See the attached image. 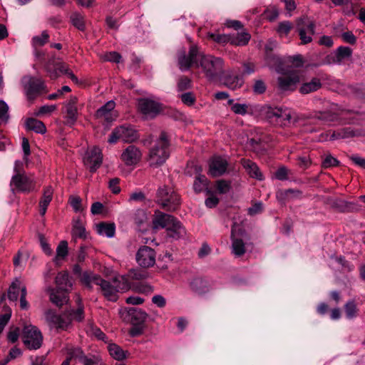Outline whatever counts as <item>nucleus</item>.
Instances as JSON below:
<instances>
[{"label":"nucleus","mask_w":365,"mask_h":365,"mask_svg":"<svg viewBox=\"0 0 365 365\" xmlns=\"http://www.w3.org/2000/svg\"><path fill=\"white\" fill-rule=\"evenodd\" d=\"M178 61L181 71H187L192 66L200 68L205 77L210 81L219 79L224 74V60L200 52L196 45L190 47L188 53L184 49L179 51Z\"/></svg>","instance_id":"f257e3e1"},{"label":"nucleus","mask_w":365,"mask_h":365,"mask_svg":"<svg viewBox=\"0 0 365 365\" xmlns=\"http://www.w3.org/2000/svg\"><path fill=\"white\" fill-rule=\"evenodd\" d=\"M78 307L76 309H69L61 314H57L53 310L48 309L45 312V319L51 328L66 330L72 321L82 322L84 319L83 306L79 296L76 299Z\"/></svg>","instance_id":"f03ea898"},{"label":"nucleus","mask_w":365,"mask_h":365,"mask_svg":"<svg viewBox=\"0 0 365 365\" xmlns=\"http://www.w3.org/2000/svg\"><path fill=\"white\" fill-rule=\"evenodd\" d=\"M266 116L271 123L281 127L295 124L305 119L304 115H300L291 108L282 107L269 108Z\"/></svg>","instance_id":"7ed1b4c3"},{"label":"nucleus","mask_w":365,"mask_h":365,"mask_svg":"<svg viewBox=\"0 0 365 365\" xmlns=\"http://www.w3.org/2000/svg\"><path fill=\"white\" fill-rule=\"evenodd\" d=\"M169 145L168 136L165 132L162 131L149 151L148 161L150 166L158 167L166 161L170 155Z\"/></svg>","instance_id":"20e7f679"},{"label":"nucleus","mask_w":365,"mask_h":365,"mask_svg":"<svg viewBox=\"0 0 365 365\" xmlns=\"http://www.w3.org/2000/svg\"><path fill=\"white\" fill-rule=\"evenodd\" d=\"M98 286L106 298L115 302L118 299L117 294L119 291L128 289V282L125 276H118L113 278L111 282L101 278V282H99Z\"/></svg>","instance_id":"39448f33"},{"label":"nucleus","mask_w":365,"mask_h":365,"mask_svg":"<svg viewBox=\"0 0 365 365\" xmlns=\"http://www.w3.org/2000/svg\"><path fill=\"white\" fill-rule=\"evenodd\" d=\"M21 83L29 101H33L41 93L48 92L45 82L41 78L24 76L21 80Z\"/></svg>","instance_id":"423d86ee"},{"label":"nucleus","mask_w":365,"mask_h":365,"mask_svg":"<svg viewBox=\"0 0 365 365\" xmlns=\"http://www.w3.org/2000/svg\"><path fill=\"white\" fill-rule=\"evenodd\" d=\"M157 201L162 208L174 211L180 205V197L171 188L163 186L158 190Z\"/></svg>","instance_id":"0eeeda50"},{"label":"nucleus","mask_w":365,"mask_h":365,"mask_svg":"<svg viewBox=\"0 0 365 365\" xmlns=\"http://www.w3.org/2000/svg\"><path fill=\"white\" fill-rule=\"evenodd\" d=\"M139 138L138 131L130 125H123L115 128L108 140L110 143H115L118 140L125 143H133Z\"/></svg>","instance_id":"6e6552de"},{"label":"nucleus","mask_w":365,"mask_h":365,"mask_svg":"<svg viewBox=\"0 0 365 365\" xmlns=\"http://www.w3.org/2000/svg\"><path fill=\"white\" fill-rule=\"evenodd\" d=\"M296 29L302 44H307L312 41L315 33V24L308 16H302L296 21Z\"/></svg>","instance_id":"1a4fd4ad"},{"label":"nucleus","mask_w":365,"mask_h":365,"mask_svg":"<svg viewBox=\"0 0 365 365\" xmlns=\"http://www.w3.org/2000/svg\"><path fill=\"white\" fill-rule=\"evenodd\" d=\"M22 341L29 349L36 350L41 346L43 336L37 327L28 325L23 329Z\"/></svg>","instance_id":"9d476101"},{"label":"nucleus","mask_w":365,"mask_h":365,"mask_svg":"<svg viewBox=\"0 0 365 365\" xmlns=\"http://www.w3.org/2000/svg\"><path fill=\"white\" fill-rule=\"evenodd\" d=\"M11 187L13 190L15 189L19 192L29 193L36 190V182L33 178L17 173L11 178Z\"/></svg>","instance_id":"9b49d317"},{"label":"nucleus","mask_w":365,"mask_h":365,"mask_svg":"<svg viewBox=\"0 0 365 365\" xmlns=\"http://www.w3.org/2000/svg\"><path fill=\"white\" fill-rule=\"evenodd\" d=\"M155 251L148 246L140 247L135 255L136 262L143 268L152 267L155 264Z\"/></svg>","instance_id":"f8f14e48"},{"label":"nucleus","mask_w":365,"mask_h":365,"mask_svg":"<svg viewBox=\"0 0 365 365\" xmlns=\"http://www.w3.org/2000/svg\"><path fill=\"white\" fill-rule=\"evenodd\" d=\"M103 155L101 150L98 147H93L88 150L83 157V163L91 173H94L101 165Z\"/></svg>","instance_id":"ddd939ff"},{"label":"nucleus","mask_w":365,"mask_h":365,"mask_svg":"<svg viewBox=\"0 0 365 365\" xmlns=\"http://www.w3.org/2000/svg\"><path fill=\"white\" fill-rule=\"evenodd\" d=\"M78 101L76 96H71L69 99L63 103V113L68 125H73L78 119Z\"/></svg>","instance_id":"4468645a"},{"label":"nucleus","mask_w":365,"mask_h":365,"mask_svg":"<svg viewBox=\"0 0 365 365\" xmlns=\"http://www.w3.org/2000/svg\"><path fill=\"white\" fill-rule=\"evenodd\" d=\"M138 108L146 118H154L161 110L160 104L149 98H140L138 101Z\"/></svg>","instance_id":"2eb2a0df"},{"label":"nucleus","mask_w":365,"mask_h":365,"mask_svg":"<svg viewBox=\"0 0 365 365\" xmlns=\"http://www.w3.org/2000/svg\"><path fill=\"white\" fill-rule=\"evenodd\" d=\"M243 237L245 235V232L242 230H239V233L237 234L236 230L234 227L232 228L231 232V240H232V253L235 257H241L246 252L245 242L238 235Z\"/></svg>","instance_id":"dca6fc26"},{"label":"nucleus","mask_w":365,"mask_h":365,"mask_svg":"<svg viewBox=\"0 0 365 365\" xmlns=\"http://www.w3.org/2000/svg\"><path fill=\"white\" fill-rule=\"evenodd\" d=\"M299 81V76L296 72L283 75L277 78L278 87L282 91H292L296 89Z\"/></svg>","instance_id":"f3484780"},{"label":"nucleus","mask_w":365,"mask_h":365,"mask_svg":"<svg viewBox=\"0 0 365 365\" xmlns=\"http://www.w3.org/2000/svg\"><path fill=\"white\" fill-rule=\"evenodd\" d=\"M120 313L123 319L130 322L133 325L143 324L148 317L146 312L140 309L134 307L121 311Z\"/></svg>","instance_id":"a211bd4d"},{"label":"nucleus","mask_w":365,"mask_h":365,"mask_svg":"<svg viewBox=\"0 0 365 365\" xmlns=\"http://www.w3.org/2000/svg\"><path fill=\"white\" fill-rule=\"evenodd\" d=\"M228 167L227 160L220 156L213 157L209 163V174L212 177L224 175Z\"/></svg>","instance_id":"6ab92c4d"},{"label":"nucleus","mask_w":365,"mask_h":365,"mask_svg":"<svg viewBox=\"0 0 365 365\" xmlns=\"http://www.w3.org/2000/svg\"><path fill=\"white\" fill-rule=\"evenodd\" d=\"M142 156L140 149L133 145L128 146L121 154V160L126 165H133L137 164Z\"/></svg>","instance_id":"aec40b11"},{"label":"nucleus","mask_w":365,"mask_h":365,"mask_svg":"<svg viewBox=\"0 0 365 365\" xmlns=\"http://www.w3.org/2000/svg\"><path fill=\"white\" fill-rule=\"evenodd\" d=\"M222 76H224L222 78L223 84L232 90L240 88L244 83L242 76L240 75L239 71L234 69L227 73H224Z\"/></svg>","instance_id":"412c9836"},{"label":"nucleus","mask_w":365,"mask_h":365,"mask_svg":"<svg viewBox=\"0 0 365 365\" xmlns=\"http://www.w3.org/2000/svg\"><path fill=\"white\" fill-rule=\"evenodd\" d=\"M71 357L77 359L83 365H97L100 361L98 356H86L79 347L72 348L68 351Z\"/></svg>","instance_id":"4be33fe9"},{"label":"nucleus","mask_w":365,"mask_h":365,"mask_svg":"<svg viewBox=\"0 0 365 365\" xmlns=\"http://www.w3.org/2000/svg\"><path fill=\"white\" fill-rule=\"evenodd\" d=\"M352 52V49L348 46H339L328 56L329 62L341 64L344 61L351 58Z\"/></svg>","instance_id":"5701e85b"},{"label":"nucleus","mask_w":365,"mask_h":365,"mask_svg":"<svg viewBox=\"0 0 365 365\" xmlns=\"http://www.w3.org/2000/svg\"><path fill=\"white\" fill-rule=\"evenodd\" d=\"M46 292L49 294L50 301L58 307L68 303L69 297L67 292L56 289L51 287L46 289Z\"/></svg>","instance_id":"b1692460"},{"label":"nucleus","mask_w":365,"mask_h":365,"mask_svg":"<svg viewBox=\"0 0 365 365\" xmlns=\"http://www.w3.org/2000/svg\"><path fill=\"white\" fill-rule=\"evenodd\" d=\"M176 218L173 216L163 213L160 211H156L153 219V226L155 229L168 228Z\"/></svg>","instance_id":"393cba45"},{"label":"nucleus","mask_w":365,"mask_h":365,"mask_svg":"<svg viewBox=\"0 0 365 365\" xmlns=\"http://www.w3.org/2000/svg\"><path fill=\"white\" fill-rule=\"evenodd\" d=\"M189 286L190 289L198 295L205 294L210 289L208 281L202 277L192 279Z\"/></svg>","instance_id":"a878e982"},{"label":"nucleus","mask_w":365,"mask_h":365,"mask_svg":"<svg viewBox=\"0 0 365 365\" xmlns=\"http://www.w3.org/2000/svg\"><path fill=\"white\" fill-rule=\"evenodd\" d=\"M240 163L251 178H256L259 180H262V174L259 171V169L255 163L250 159L242 158L240 160Z\"/></svg>","instance_id":"bb28decb"},{"label":"nucleus","mask_w":365,"mask_h":365,"mask_svg":"<svg viewBox=\"0 0 365 365\" xmlns=\"http://www.w3.org/2000/svg\"><path fill=\"white\" fill-rule=\"evenodd\" d=\"M115 106V103L113 101H108L105 105L98 108L96 113L97 118H101L107 122L114 120L112 116V111Z\"/></svg>","instance_id":"cd10ccee"},{"label":"nucleus","mask_w":365,"mask_h":365,"mask_svg":"<svg viewBox=\"0 0 365 365\" xmlns=\"http://www.w3.org/2000/svg\"><path fill=\"white\" fill-rule=\"evenodd\" d=\"M312 118L319 120L324 124L330 125L331 123L337 122L339 119V114L331 110L315 112L311 117Z\"/></svg>","instance_id":"c85d7f7f"},{"label":"nucleus","mask_w":365,"mask_h":365,"mask_svg":"<svg viewBox=\"0 0 365 365\" xmlns=\"http://www.w3.org/2000/svg\"><path fill=\"white\" fill-rule=\"evenodd\" d=\"M53 190L51 186H47L44 188L43 195L39 201V212L41 216H43L48 206L52 200Z\"/></svg>","instance_id":"c756f323"},{"label":"nucleus","mask_w":365,"mask_h":365,"mask_svg":"<svg viewBox=\"0 0 365 365\" xmlns=\"http://www.w3.org/2000/svg\"><path fill=\"white\" fill-rule=\"evenodd\" d=\"M167 235L174 240H178L185 235V230L177 219L166 229Z\"/></svg>","instance_id":"7c9ffc66"},{"label":"nucleus","mask_w":365,"mask_h":365,"mask_svg":"<svg viewBox=\"0 0 365 365\" xmlns=\"http://www.w3.org/2000/svg\"><path fill=\"white\" fill-rule=\"evenodd\" d=\"M360 135V132L350 127L343 128L336 131L332 132L329 137L330 140L345 139Z\"/></svg>","instance_id":"2f4dec72"},{"label":"nucleus","mask_w":365,"mask_h":365,"mask_svg":"<svg viewBox=\"0 0 365 365\" xmlns=\"http://www.w3.org/2000/svg\"><path fill=\"white\" fill-rule=\"evenodd\" d=\"M56 289L68 292L72 287V282L68 272H59L56 277Z\"/></svg>","instance_id":"473e14b6"},{"label":"nucleus","mask_w":365,"mask_h":365,"mask_svg":"<svg viewBox=\"0 0 365 365\" xmlns=\"http://www.w3.org/2000/svg\"><path fill=\"white\" fill-rule=\"evenodd\" d=\"M250 34L247 32L235 33L230 34V43L238 46H245L250 41Z\"/></svg>","instance_id":"72a5a7b5"},{"label":"nucleus","mask_w":365,"mask_h":365,"mask_svg":"<svg viewBox=\"0 0 365 365\" xmlns=\"http://www.w3.org/2000/svg\"><path fill=\"white\" fill-rule=\"evenodd\" d=\"M322 87L321 81L317 78H313L309 82L303 83L299 88L302 94H308L317 91Z\"/></svg>","instance_id":"f704fd0d"},{"label":"nucleus","mask_w":365,"mask_h":365,"mask_svg":"<svg viewBox=\"0 0 365 365\" xmlns=\"http://www.w3.org/2000/svg\"><path fill=\"white\" fill-rule=\"evenodd\" d=\"M97 232L107 237H113L115 233V226L114 223L101 222L96 225Z\"/></svg>","instance_id":"c9c22d12"},{"label":"nucleus","mask_w":365,"mask_h":365,"mask_svg":"<svg viewBox=\"0 0 365 365\" xmlns=\"http://www.w3.org/2000/svg\"><path fill=\"white\" fill-rule=\"evenodd\" d=\"M26 127L28 130H33L36 133H44L46 128L43 123L36 118H30L26 121Z\"/></svg>","instance_id":"e433bc0d"},{"label":"nucleus","mask_w":365,"mask_h":365,"mask_svg":"<svg viewBox=\"0 0 365 365\" xmlns=\"http://www.w3.org/2000/svg\"><path fill=\"white\" fill-rule=\"evenodd\" d=\"M23 286H21V282L19 279H16L10 285L9 289H8V298L9 300L13 302H16L19 295V292H21V288Z\"/></svg>","instance_id":"4c0bfd02"},{"label":"nucleus","mask_w":365,"mask_h":365,"mask_svg":"<svg viewBox=\"0 0 365 365\" xmlns=\"http://www.w3.org/2000/svg\"><path fill=\"white\" fill-rule=\"evenodd\" d=\"M72 237L75 239H84L86 237L85 227L80 219L74 220L72 227Z\"/></svg>","instance_id":"58836bf2"},{"label":"nucleus","mask_w":365,"mask_h":365,"mask_svg":"<svg viewBox=\"0 0 365 365\" xmlns=\"http://www.w3.org/2000/svg\"><path fill=\"white\" fill-rule=\"evenodd\" d=\"M81 282L89 289L92 288L93 284L98 285L101 282V277L99 275L85 272L81 277Z\"/></svg>","instance_id":"ea45409f"},{"label":"nucleus","mask_w":365,"mask_h":365,"mask_svg":"<svg viewBox=\"0 0 365 365\" xmlns=\"http://www.w3.org/2000/svg\"><path fill=\"white\" fill-rule=\"evenodd\" d=\"M108 350L110 355L115 360L121 361L126 358V352L115 344H109Z\"/></svg>","instance_id":"a19ab883"},{"label":"nucleus","mask_w":365,"mask_h":365,"mask_svg":"<svg viewBox=\"0 0 365 365\" xmlns=\"http://www.w3.org/2000/svg\"><path fill=\"white\" fill-rule=\"evenodd\" d=\"M68 255V242L65 240H62L59 242L56 248V255L54 258V262L56 264H58L60 259H64Z\"/></svg>","instance_id":"79ce46f5"},{"label":"nucleus","mask_w":365,"mask_h":365,"mask_svg":"<svg viewBox=\"0 0 365 365\" xmlns=\"http://www.w3.org/2000/svg\"><path fill=\"white\" fill-rule=\"evenodd\" d=\"M207 178L205 175H199L194 181L193 188L195 192H200L207 189Z\"/></svg>","instance_id":"37998d69"},{"label":"nucleus","mask_w":365,"mask_h":365,"mask_svg":"<svg viewBox=\"0 0 365 365\" xmlns=\"http://www.w3.org/2000/svg\"><path fill=\"white\" fill-rule=\"evenodd\" d=\"M46 70L48 73L50 78L52 79L57 78L59 75L58 73L66 74L67 72L69 71V69L66 68V66L64 64L62 63L57 64L53 71H51L49 65H47L46 67Z\"/></svg>","instance_id":"c03bdc74"},{"label":"nucleus","mask_w":365,"mask_h":365,"mask_svg":"<svg viewBox=\"0 0 365 365\" xmlns=\"http://www.w3.org/2000/svg\"><path fill=\"white\" fill-rule=\"evenodd\" d=\"M71 21L72 24L78 30L80 31H84L86 29L85 26V21H84V16L78 13L74 12L71 15Z\"/></svg>","instance_id":"a18cd8bd"},{"label":"nucleus","mask_w":365,"mask_h":365,"mask_svg":"<svg viewBox=\"0 0 365 365\" xmlns=\"http://www.w3.org/2000/svg\"><path fill=\"white\" fill-rule=\"evenodd\" d=\"M49 38V35L46 31H42L40 36H35L32 38L31 43L34 48L45 45Z\"/></svg>","instance_id":"49530a36"},{"label":"nucleus","mask_w":365,"mask_h":365,"mask_svg":"<svg viewBox=\"0 0 365 365\" xmlns=\"http://www.w3.org/2000/svg\"><path fill=\"white\" fill-rule=\"evenodd\" d=\"M302 196V192L299 190L288 189L284 192L277 194V197H282V200H292L299 198Z\"/></svg>","instance_id":"de8ad7c7"},{"label":"nucleus","mask_w":365,"mask_h":365,"mask_svg":"<svg viewBox=\"0 0 365 365\" xmlns=\"http://www.w3.org/2000/svg\"><path fill=\"white\" fill-rule=\"evenodd\" d=\"M331 206L339 212H346L351 210V203L341 199H336L333 201Z\"/></svg>","instance_id":"09e8293b"},{"label":"nucleus","mask_w":365,"mask_h":365,"mask_svg":"<svg viewBox=\"0 0 365 365\" xmlns=\"http://www.w3.org/2000/svg\"><path fill=\"white\" fill-rule=\"evenodd\" d=\"M208 37L212 41L220 43L225 44L230 43V34H208Z\"/></svg>","instance_id":"8fccbe9b"},{"label":"nucleus","mask_w":365,"mask_h":365,"mask_svg":"<svg viewBox=\"0 0 365 365\" xmlns=\"http://www.w3.org/2000/svg\"><path fill=\"white\" fill-rule=\"evenodd\" d=\"M216 189L220 194H226L231 189V182L225 180H219L216 182Z\"/></svg>","instance_id":"3c124183"},{"label":"nucleus","mask_w":365,"mask_h":365,"mask_svg":"<svg viewBox=\"0 0 365 365\" xmlns=\"http://www.w3.org/2000/svg\"><path fill=\"white\" fill-rule=\"evenodd\" d=\"M346 315L349 319H353L356 316L357 308L354 301L348 302L344 307Z\"/></svg>","instance_id":"603ef678"},{"label":"nucleus","mask_w":365,"mask_h":365,"mask_svg":"<svg viewBox=\"0 0 365 365\" xmlns=\"http://www.w3.org/2000/svg\"><path fill=\"white\" fill-rule=\"evenodd\" d=\"M292 29V24L289 21H284L279 23L277 31L279 35L287 36Z\"/></svg>","instance_id":"864d4df0"},{"label":"nucleus","mask_w":365,"mask_h":365,"mask_svg":"<svg viewBox=\"0 0 365 365\" xmlns=\"http://www.w3.org/2000/svg\"><path fill=\"white\" fill-rule=\"evenodd\" d=\"M0 120L5 123L9 120V106L3 100H0Z\"/></svg>","instance_id":"5fc2aeb1"},{"label":"nucleus","mask_w":365,"mask_h":365,"mask_svg":"<svg viewBox=\"0 0 365 365\" xmlns=\"http://www.w3.org/2000/svg\"><path fill=\"white\" fill-rule=\"evenodd\" d=\"M147 219L146 213L143 210H137L134 214L133 220L138 226L143 225Z\"/></svg>","instance_id":"6e6d98bb"},{"label":"nucleus","mask_w":365,"mask_h":365,"mask_svg":"<svg viewBox=\"0 0 365 365\" xmlns=\"http://www.w3.org/2000/svg\"><path fill=\"white\" fill-rule=\"evenodd\" d=\"M191 88V80L186 77H181L178 83V91H183L187 90Z\"/></svg>","instance_id":"4d7b16f0"},{"label":"nucleus","mask_w":365,"mask_h":365,"mask_svg":"<svg viewBox=\"0 0 365 365\" xmlns=\"http://www.w3.org/2000/svg\"><path fill=\"white\" fill-rule=\"evenodd\" d=\"M134 290L137 292L150 294L153 292L152 287L146 283L139 282L134 285Z\"/></svg>","instance_id":"13d9d810"},{"label":"nucleus","mask_w":365,"mask_h":365,"mask_svg":"<svg viewBox=\"0 0 365 365\" xmlns=\"http://www.w3.org/2000/svg\"><path fill=\"white\" fill-rule=\"evenodd\" d=\"M267 90V86L262 80H256L253 85V91L256 94H262Z\"/></svg>","instance_id":"bf43d9fd"},{"label":"nucleus","mask_w":365,"mask_h":365,"mask_svg":"<svg viewBox=\"0 0 365 365\" xmlns=\"http://www.w3.org/2000/svg\"><path fill=\"white\" fill-rule=\"evenodd\" d=\"M181 101L187 106H192L195 102V97L192 92H187L180 96Z\"/></svg>","instance_id":"052dcab7"},{"label":"nucleus","mask_w":365,"mask_h":365,"mask_svg":"<svg viewBox=\"0 0 365 365\" xmlns=\"http://www.w3.org/2000/svg\"><path fill=\"white\" fill-rule=\"evenodd\" d=\"M103 59L106 61H110L114 63H119L121 59V56L119 53L115 51H111L105 53Z\"/></svg>","instance_id":"680f3d73"},{"label":"nucleus","mask_w":365,"mask_h":365,"mask_svg":"<svg viewBox=\"0 0 365 365\" xmlns=\"http://www.w3.org/2000/svg\"><path fill=\"white\" fill-rule=\"evenodd\" d=\"M231 110L235 113L239 115H245L247 112V106L245 103H235L231 106Z\"/></svg>","instance_id":"e2e57ef3"},{"label":"nucleus","mask_w":365,"mask_h":365,"mask_svg":"<svg viewBox=\"0 0 365 365\" xmlns=\"http://www.w3.org/2000/svg\"><path fill=\"white\" fill-rule=\"evenodd\" d=\"M70 204L75 212H81L83 209L81 207V200L78 196H71L70 197Z\"/></svg>","instance_id":"0e129e2a"},{"label":"nucleus","mask_w":365,"mask_h":365,"mask_svg":"<svg viewBox=\"0 0 365 365\" xmlns=\"http://www.w3.org/2000/svg\"><path fill=\"white\" fill-rule=\"evenodd\" d=\"M339 163V160H337L335 158L331 156V155H327L324 160H323L322 165L324 168H327L329 167H334L338 165Z\"/></svg>","instance_id":"69168bd1"},{"label":"nucleus","mask_w":365,"mask_h":365,"mask_svg":"<svg viewBox=\"0 0 365 365\" xmlns=\"http://www.w3.org/2000/svg\"><path fill=\"white\" fill-rule=\"evenodd\" d=\"M247 145L255 153H259L261 150V141L259 139L250 138L247 141Z\"/></svg>","instance_id":"338daca9"},{"label":"nucleus","mask_w":365,"mask_h":365,"mask_svg":"<svg viewBox=\"0 0 365 365\" xmlns=\"http://www.w3.org/2000/svg\"><path fill=\"white\" fill-rule=\"evenodd\" d=\"M288 170L285 167L279 168L274 173V176L277 180H285L287 179Z\"/></svg>","instance_id":"774afa93"}]
</instances>
